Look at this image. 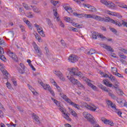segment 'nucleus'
I'll use <instances>...</instances> for the list:
<instances>
[{
  "instance_id": "nucleus-1",
  "label": "nucleus",
  "mask_w": 127,
  "mask_h": 127,
  "mask_svg": "<svg viewBox=\"0 0 127 127\" xmlns=\"http://www.w3.org/2000/svg\"><path fill=\"white\" fill-rule=\"evenodd\" d=\"M69 74L71 76H78L80 79H82L83 81H85L87 83L88 86H89L93 90H97V87L96 86L94 85L91 82V80L88 79L87 77L84 76V75L82 72L79 71L78 70V68L77 67H72L70 71H69Z\"/></svg>"
},
{
  "instance_id": "nucleus-2",
  "label": "nucleus",
  "mask_w": 127,
  "mask_h": 127,
  "mask_svg": "<svg viewBox=\"0 0 127 127\" xmlns=\"http://www.w3.org/2000/svg\"><path fill=\"white\" fill-rule=\"evenodd\" d=\"M84 17H85V18H93V19H95L96 20H98V21H104L105 22H111V23H113V24H115L116 25H117L118 26L121 27L122 26V24L121 22L114 20L112 19H111V18H105L103 17H101L100 16H98L97 15H94V14H85L83 15Z\"/></svg>"
},
{
  "instance_id": "nucleus-3",
  "label": "nucleus",
  "mask_w": 127,
  "mask_h": 127,
  "mask_svg": "<svg viewBox=\"0 0 127 127\" xmlns=\"http://www.w3.org/2000/svg\"><path fill=\"white\" fill-rule=\"evenodd\" d=\"M60 95L62 98H63L64 100V101H65V102H66V103H68V104H69V105L75 108V109H77V110H80V105L72 102V101H71V99L68 98V97H67L66 95H64L63 93H60Z\"/></svg>"
},
{
  "instance_id": "nucleus-4",
  "label": "nucleus",
  "mask_w": 127,
  "mask_h": 127,
  "mask_svg": "<svg viewBox=\"0 0 127 127\" xmlns=\"http://www.w3.org/2000/svg\"><path fill=\"white\" fill-rule=\"evenodd\" d=\"M107 104L108 106H110L111 108L113 109V111L115 112V113H116L119 117H122V114L123 113L121 112V110L119 109H117V106H116V104H114L113 103L112 101L110 100H108L107 101Z\"/></svg>"
},
{
  "instance_id": "nucleus-5",
  "label": "nucleus",
  "mask_w": 127,
  "mask_h": 127,
  "mask_svg": "<svg viewBox=\"0 0 127 127\" xmlns=\"http://www.w3.org/2000/svg\"><path fill=\"white\" fill-rule=\"evenodd\" d=\"M56 105H57L58 107H60L59 110L61 111V112H62V113H63V116L64 118V119L67 121H69V122H71V119H70L69 115H68L67 113H65V111H66V110H64V108L60 106V102L57 101Z\"/></svg>"
},
{
  "instance_id": "nucleus-6",
  "label": "nucleus",
  "mask_w": 127,
  "mask_h": 127,
  "mask_svg": "<svg viewBox=\"0 0 127 127\" xmlns=\"http://www.w3.org/2000/svg\"><path fill=\"white\" fill-rule=\"evenodd\" d=\"M67 77H68V80H69L73 85H77L78 87H79V88L84 89V86L81 83V82H80V81H78V80L72 76H67Z\"/></svg>"
},
{
  "instance_id": "nucleus-7",
  "label": "nucleus",
  "mask_w": 127,
  "mask_h": 127,
  "mask_svg": "<svg viewBox=\"0 0 127 127\" xmlns=\"http://www.w3.org/2000/svg\"><path fill=\"white\" fill-rule=\"evenodd\" d=\"M83 115L84 118L87 119V121H88L89 123H91L92 125H94L95 124V118H94V117L90 114L85 112H83Z\"/></svg>"
},
{
  "instance_id": "nucleus-8",
  "label": "nucleus",
  "mask_w": 127,
  "mask_h": 127,
  "mask_svg": "<svg viewBox=\"0 0 127 127\" xmlns=\"http://www.w3.org/2000/svg\"><path fill=\"white\" fill-rule=\"evenodd\" d=\"M100 2H101V3L103 4H104V5H106V6H107V7H109L110 8H115V7H116V4L113 3V2L108 1L106 0H101Z\"/></svg>"
},
{
  "instance_id": "nucleus-9",
  "label": "nucleus",
  "mask_w": 127,
  "mask_h": 127,
  "mask_svg": "<svg viewBox=\"0 0 127 127\" xmlns=\"http://www.w3.org/2000/svg\"><path fill=\"white\" fill-rule=\"evenodd\" d=\"M84 106L86 109H88L92 112H95V111L97 110V107L92 104H88L87 103H84Z\"/></svg>"
},
{
  "instance_id": "nucleus-10",
  "label": "nucleus",
  "mask_w": 127,
  "mask_h": 127,
  "mask_svg": "<svg viewBox=\"0 0 127 127\" xmlns=\"http://www.w3.org/2000/svg\"><path fill=\"white\" fill-rule=\"evenodd\" d=\"M7 54L9 55V57H11L14 61H15V62H18V58L11 51H8L7 52Z\"/></svg>"
},
{
  "instance_id": "nucleus-11",
  "label": "nucleus",
  "mask_w": 127,
  "mask_h": 127,
  "mask_svg": "<svg viewBox=\"0 0 127 127\" xmlns=\"http://www.w3.org/2000/svg\"><path fill=\"white\" fill-rule=\"evenodd\" d=\"M68 60L72 63H74V62L78 61V57L74 55H71L68 58Z\"/></svg>"
},
{
  "instance_id": "nucleus-12",
  "label": "nucleus",
  "mask_w": 127,
  "mask_h": 127,
  "mask_svg": "<svg viewBox=\"0 0 127 127\" xmlns=\"http://www.w3.org/2000/svg\"><path fill=\"white\" fill-rule=\"evenodd\" d=\"M34 48L36 53L37 54L38 57H41V55H42V52H41L40 48H38V46L36 44L34 46Z\"/></svg>"
},
{
  "instance_id": "nucleus-13",
  "label": "nucleus",
  "mask_w": 127,
  "mask_h": 127,
  "mask_svg": "<svg viewBox=\"0 0 127 127\" xmlns=\"http://www.w3.org/2000/svg\"><path fill=\"white\" fill-rule=\"evenodd\" d=\"M55 74L59 77L60 79L62 81H65V78L63 77V74L60 71H55Z\"/></svg>"
},
{
  "instance_id": "nucleus-14",
  "label": "nucleus",
  "mask_w": 127,
  "mask_h": 127,
  "mask_svg": "<svg viewBox=\"0 0 127 127\" xmlns=\"http://www.w3.org/2000/svg\"><path fill=\"white\" fill-rule=\"evenodd\" d=\"M103 82L104 85H106V86H107V87H109L110 88H112V87H113V84L109 82V80L107 79H104L103 80Z\"/></svg>"
},
{
  "instance_id": "nucleus-15",
  "label": "nucleus",
  "mask_w": 127,
  "mask_h": 127,
  "mask_svg": "<svg viewBox=\"0 0 127 127\" xmlns=\"http://www.w3.org/2000/svg\"><path fill=\"white\" fill-rule=\"evenodd\" d=\"M109 79L113 83H118V80L116 78V77L114 76L113 74H110Z\"/></svg>"
},
{
  "instance_id": "nucleus-16",
  "label": "nucleus",
  "mask_w": 127,
  "mask_h": 127,
  "mask_svg": "<svg viewBox=\"0 0 127 127\" xmlns=\"http://www.w3.org/2000/svg\"><path fill=\"white\" fill-rule=\"evenodd\" d=\"M32 118L36 122L37 124H40V121H39V117L37 116L35 114L33 113Z\"/></svg>"
},
{
  "instance_id": "nucleus-17",
  "label": "nucleus",
  "mask_w": 127,
  "mask_h": 127,
  "mask_svg": "<svg viewBox=\"0 0 127 127\" xmlns=\"http://www.w3.org/2000/svg\"><path fill=\"white\" fill-rule=\"evenodd\" d=\"M98 87H99V88H100L103 91H105V92H107L108 93H109V92H110V90H108V89L107 88V87L106 86H104V85H103V84H99Z\"/></svg>"
},
{
  "instance_id": "nucleus-18",
  "label": "nucleus",
  "mask_w": 127,
  "mask_h": 127,
  "mask_svg": "<svg viewBox=\"0 0 127 127\" xmlns=\"http://www.w3.org/2000/svg\"><path fill=\"white\" fill-rule=\"evenodd\" d=\"M63 7L64 8V9H65V10L67 11L68 13H70V12H73V10H72V8L67 6H66V5H64Z\"/></svg>"
},
{
  "instance_id": "nucleus-19",
  "label": "nucleus",
  "mask_w": 127,
  "mask_h": 127,
  "mask_svg": "<svg viewBox=\"0 0 127 127\" xmlns=\"http://www.w3.org/2000/svg\"><path fill=\"white\" fill-rule=\"evenodd\" d=\"M108 95L112 98V99H113V100H116V99H117V96H116V95L113 93L112 90H109Z\"/></svg>"
},
{
  "instance_id": "nucleus-20",
  "label": "nucleus",
  "mask_w": 127,
  "mask_h": 127,
  "mask_svg": "<svg viewBox=\"0 0 127 127\" xmlns=\"http://www.w3.org/2000/svg\"><path fill=\"white\" fill-rule=\"evenodd\" d=\"M31 7H33V10L35 12H36L37 13H40L41 12V11L39 10V9L35 6H33L32 5H31Z\"/></svg>"
},
{
  "instance_id": "nucleus-21",
  "label": "nucleus",
  "mask_w": 127,
  "mask_h": 127,
  "mask_svg": "<svg viewBox=\"0 0 127 127\" xmlns=\"http://www.w3.org/2000/svg\"><path fill=\"white\" fill-rule=\"evenodd\" d=\"M86 53L88 55H92V54H95V53H96V51L93 49H91L89 51H86Z\"/></svg>"
},
{
  "instance_id": "nucleus-22",
  "label": "nucleus",
  "mask_w": 127,
  "mask_h": 127,
  "mask_svg": "<svg viewBox=\"0 0 127 127\" xmlns=\"http://www.w3.org/2000/svg\"><path fill=\"white\" fill-rule=\"evenodd\" d=\"M97 36H98V37H100V35H99V34H98L97 32H94L92 33V38H93V39H97Z\"/></svg>"
},
{
  "instance_id": "nucleus-23",
  "label": "nucleus",
  "mask_w": 127,
  "mask_h": 127,
  "mask_svg": "<svg viewBox=\"0 0 127 127\" xmlns=\"http://www.w3.org/2000/svg\"><path fill=\"white\" fill-rule=\"evenodd\" d=\"M2 73L3 74L5 79H7L9 77V74L7 72L6 70H3Z\"/></svg>"
},
{
  "instance_id": "nucleus-24",
  "label": "nucleus",
  "mask_w": 127,
  "mask_h": 127,
  "mask_svg": "<svg viewBox=\"0 0 127 127\" xmlns=\"http://www.w3.org/2000/svg\"><path fill=\"white\" fill-rule=\"evenodd\" d=\"M101 121L104 123L105 125H109V123L110 122V120L106 119V118L103 117L101 118Z\"/></svg>"
},
{
  "instance_id": "nucleus-25",
  "label": "nucleus",
  "mask_w": 127,
  "mask_h": 127,
  "mask_svg": "<svg viewBox=\"0 0 127 127\" xmlns=\"http://www.w3.org/2000/svg\"><path fill=\"white\" fill-rule=\"evenodd\" d=\"M116 3L118 4V6H119L120 7H122V8H127V5L126 4H123L119 2H116Z\"/></svg>"
},
{
  "instance_id": "nucleus-26",
  "label": "nucleus",
  "mask_w": 127,
  "mask_h": 127,
  "mask_svg": "<svg viewBox=\"0 0 127 127\" xmlns=\"http://www.w3.org/2000/svg\"><path fill=\"white\" fill-rule=\"evenodd\" d=\"M35 38L36 39H37L38 41L39 42H42V39H41V37H40V36L38 35V34H36L35 35Z\"/></svg>"
},
{
  "instance_id": "nucleus-27",
  "label": "nucleus",
  "mask_w": 127,
  "mask_h": 127,
  "mask_svg": "<svg viewBox=\"0 0 127 127\" xmlns=\"http://www.w3.org/2000/svg\"><path fill=\"white\" fill-rule=\"evenodd\" d=\"M46 20L49 26H50V27H53V24L51 22V20L49 18H47Z\"/></svg>"
},
{
  "instance_id": "nucleus-28",
  "label": "nucleus",
  "mask_w": 127,
  "mask_h": 127,
  "mask_svg": "<svg viewBox=\"0 0 127 127\" xmlns=\"http://www.w3.org/2000/svg\"><path fill=\"white\" fill-rule=\"evenodd\" d=\"M117 102L118 103V104H120V105H123L124 104V102H125V100L124 99L118 98L117 100Z\"/></svg>"
},
{
  "instance_id": "nucleus-29",
  "label": "nucleus",
  "mask_w": 127,
  "mask_h": 127,
  "mask_svg": "<svg viewBox=\"0 0 127 127\" xmlns=\"http://www.w3.org/2000/svg\"><path fill=\"white\" fill-rule=\"evenodd\" d=\"M8 37H13L14 36V32L13 31H9L8 32Z\"/></svg>"
},
{
  "instance_id": "nucleus-30",
  "label": "nucleus",
  "mask_w": 127,
  "mask_h": 127,
  "mask_svg": "<svg viewBox=\"0 0 127 127\" xmlns=\"http://www.w3.org/2000/svg\"><path fill=\"white\" fill-rule=\"evenodd\" d=\"M64 20L65 21H66L67 22H69L70 23H71V22L73 21V20H72V19H71V18L68 17H65L64 18Z\"/></svg>"
},
{
  "instance_id": "nucleus-31",
  "label": "nucleus",
  "mask_w": 127,
  "mask_h": 127,
  "mask_svg": "<svg viewBox=\"0 0 127 127\" xmlns=\"http://www.w3.org/2000/svg\"><path fill=\"white\" fill-rule=\"evenodd\" d=\"M105 49L108 50V51H110L111 52H114V50L113 49V48H112L111 47V46H109L108 45H106Z\"/></svg>"
},
{
  "instance_id": "nucleus-32",
  "label": "nucleus",
  "mask_w": 127,
  "mask_h": 127,
  "mask_svg": "<svg viewBox=\"0 0 127 127\" xmlns=\"http://www.w3.org/2000/svg\"><path fill=\"white\" fill-rule=\"evenodd\" d=\"M109 14H111V15H113V14H114V15H115V16H119V17H122V15H120V14L118 13H115L114 12H111V13H110Z\"/></svg>"
},
{
  "instance_id": "nucleus-33",
  "label": "nucleus",
  "mask_w": 127,
  "mask_h": 127,
  "mask_svg": "<svg viewBox=\"0 0 127 127\" xmlns=\"http://www.w3.org/2000/svg\"><path fill=\"white\" fill-rule=\"evenodd\" d=\"M23 6H24V8L26 9V10H28V9H30V7L27 5V4H25L24 3H23Z\"/></svg>"
},
{
  "instance_id": "nucleus-34",
  "label": "nucleus",
  "mask_w": 127,
  "mask_h": 127,
  "mask_svg": "<svg viewBox=\"0 0 127 127\" xmlns=\"http://www.w3.org/2000/svg\"><path fill=\"white\" fill-rule=\"evenodd\" d=\"M43 87L44 88V89L45 90H49V89H50L51 87H50V85H48V84H45V85H44L43 86Z\"/></svg>"
},
{
  "instance_id": "nucleus-35",
  "label": "nucleus",
  "mask_w": 127,
  "mask_h": 127,
  "mask_svg": "<svg viewBox=\"0 0 127 127\" xmlns=\"http://www.w3.org/2000/svg\"><path fill=\"white\" fill-rule=\"evenodd\" d=\"M51 3H52V4H53V5H54L55 6H56V5H57V3H59V1H54L53 0H52L51 1Z\"/></svg>"
},
{
  "instance_id": "nucleus-36",
  "label": "nucleus",
  "mask_w": 127,
  "mask_h": 127,
  "mask_svg": "<svg viewBox=\"0 0 127 127\" xmlns=\"http://www.w3.org/2000/svg\"><path fill=\"white\" fill-rule=\"evenodd\" d=\"M48 91L51 93L53 97H55V93H54V91L52 90L51 87L50 89H49Z\"/></svg>"
},
{
  "instance_id": "nucleus-37",
  "label": "nucleus",
  "mask_w": 127,
  "mask_h": 127,
  "mask_svg": "<svg viewBox=\"0 0 127 127\" xmlns=\"http://www.w3.org/2000/svg\"><path fill=\"white\" fill-rule=\"evenodd\" d=\"M34 26L36 27L38 33H39V32L41 31V29H40V28L39 27V25H37V24L36 23L34 24Z\"/></svg>"
},
{
  "instance_id": "nucleus-38",
  "label": "nucleus",
  "mask_w": 127,
  "mask_h": 127,
  "mask_svg": "<svg viewBox=\"0 0 127 127\" xmlns=\"http://www.w3.org/2000/svg\"><path fill=\"white\" fill-rule=\"evenodd\" d=\"M26 24H27V25H28L30 29H32V26H31V23H30V22L29 21H27Z\"/></svg>"
},
{
  "instance_id": "nucleus-39",
  "label": "nucleus",
  "mask_w": 127,
  "mask_h": 127,
  "mask_svg": "<svg viewBox=\"0 0 127 127\" xmlns=\"http://www.w3.org/2000/svg\"><path fill=\"white\" fill-rule=\"evenodd\" d=\"M19 26L20 28L21 29L22 32L25 31V28L24 27V26L23 25H19Z\"/></svg>"
},
{
  "instance_id": "nucleus-40",
  "label": "nucleus",
  "mask_w": 127,
  "mask_h": 127,
  "mask_svg": "<svg viewBox=\"0 0 127 127\" xmlns=\"http://www.w3.org/2000/svg\"><path fill=\"white\" fill-rule=\"evenodd\" d=\"M89 8H90L89 11H95L97 10V9H96V8H95V7L93 6H90Z\"/></svg>"
},
{
  "instance_id": "nucleus-41",
  "label": "nucleus",
  "mask_w": 127,
  "mask_h": 127,
  "mask_svg": "<svg viewBox=\"0 0 127 127\" xmlns=\"http://www.w3.org/2000/svg\"><path fill=\"white\" fill-rule=\"evenodd\" d=\"M70 114L72 116H73V117H77V113H76L74 111V110H71V112Z\"/></svg>"
},
{
  "instance_id": "nucleus-42",
  "label": "nucleus",
  "mask_w": 127,
  "mask_h": 127,
  "mask_svg": "<svg viewBox=\"0 0 127 127\" xmlns=\"http://www.w3.org/2000/svg\"><path fill=\"white\" fill-rule=\"evenodd\" d=\"M69 30H72V31H74L75 32H77V31H78V29L77 28H74L73 27H70Z\"/></svg>"
},
{
  "instance_id": "nucleus-43",
  "label": "nucleus",
  "mask_w": 127,
  "mask_h": 127,
  "mask_svg": "<svg viewBox=\"0 0 127 127\" xmlns=\"http://www.w3.org/2000/svg\"><path fill=\"white\" fill-rule=\"evenodd\" d=\"M99 37H100V38H101L102 40H107V39H108L107 37L104 36V35L102 34L99 35Z\"/></svg>"
},
{
  "instance_id": "nucleus-44",
  "label": "nucleus",
  "mask_w": 127,
  "mask_h": 127,
  "mask_svg": "<svg viewBox=\"0 0 127 127\" xmlns=\"http://www.w3.org/2000/svg\"><path fill=\"white\" fill-rule=\"evenodd\" d=\"M54 15H55L56 17H57V14L58 13L57 12V9L55 8L53 9Z\"/></svg>"
},
{
  "instance_id": "nucleus-45",
  "label": "nucleus",
  "mask_w": 127,
  "mask_h": 127,
  "mask_svg": "<svg viewBox=\"0 0 127 127\" xmlns=\"http://www.w3.org/2000/svg\"><path fill=\"white\" fill-rule=\"evenodd\" d=\"M54 15H55L56 17H57V14L58 13L57 12V9L55 8L53 9Z\"/></svg>"
},
{
  "instance_id": "nucleus-46",
  "label": "nucleus",
  "mask_w": 127,
  "mask_h": 127,
  "mask_svg": "<svg viewBox=\"0 0 127 127\" xmlns=\"http://www.w3.org/2000/svg\"><path fill=\"white\" fill-rule=\"evenodd\" d=\"M40 35H41L43 37H44L45 36V34H44V31L43 30H41L39 33Z\"/></svg>"
},
{
  "instance_id": "nucleus-47",
  "label": "nucleus",
  "mask_w": 127,
  "mask_h": 127,
  "mask_svg": "<svg viewBox=\"0 0 127 127\" xmlns=\"http://www.w3.org/2000/svg\"><path fill=\"white\" fill-rule=\"evenodd\" d=\"M11 81L13 84V85H14L15 86H16V85H17L16 84V80H15V78H13L11 79Z\"/></svg>"
},
{
  "instance_id": "nucleus-48",
  "label": "nucleus",
  "mask_w": 127,
  "mask_h": 127,
  "mask_svg": "<svg viewBox=\"0 0 127 127\" xmlns=\"http://www.w3.org/2000/svg\"><path fill=\"white\" fill-rule=\"evenodd\" d=\"M6 85L8 89H10L11 88V84H10V83L8 82H7V83H6Z\"/></svg>"
},
{
  "instance_id": "nucleus-49",
  "label": "nucleus",
  "mask_w": 127,
  "mask_h": 127,
  "mask_svg": "<svg viewBox=\"0 0 127 127\" xmlns=\"http://www.w3.org/2000/svg\"><path fill=\"white\" fill-rule=\"evenodd\" d=\"M0 59H1V60L2 61H4L6 59H5L4 56L0 55Z\"/></svg>"
},
{
  "instance_id": "nucleus-50",
  "label": "nucleus",
  "mask_w": 127,
  "mask_h": 127,
  "mask_svg": "<svg viewBox=\"0 0 127 127\" xmlns=\"http://www.w3.org/2000/svg\"><path fill=\"white\" fill-rule=\"evenodd\" d=\"M117 93L119 96H122L124 94V92H123V91H122L121 90H118L117 91Z\"/></svg>"
},
{
  "instance_id": "nucleus-51",
  "label": "nucleus",
  "mask_w": 127,
  "mask_h": 127,
  "mask_svg": "<svg viewBox=\"0 0 127 127\" xmlns=\"http://www.w3.org/2000/svg\"><path fill=\"white\" fill-rule=\"evenodd\" d=\"M59 24L60 26H61V27H65V25H64V24H63L62 21H60V22H59Z\"/></svg>"
},
{
  "instance_id": "nucleus-52",
  "label": "nucleus",
  "mask_w": 127,
  "mask_h": 127,
  "mask_svg": "<svg viewBox=\"0 0 127 127\" xmlns=\"http://www.w3.org/2000/svg\"><path fill=\"white\" fill-rule=\"evenodd\" d=\"M110 29L111 31H112V32H114V33H117V32L116 29H115L114 28H110Z\"/></svg>"
},
{
  "instance_id": "nucleus-53",
  "label": "nucleus",
  "mask_w": 127,
  "mask_h": 127,
  "mask_svg": "<svg viewBox=\"0 0 127 127\" xmlns=\"http://www.w3.org/2000/svg\"><path fill=\"white\" fill-rule=\"evenodd\" d=\"M115 75L116 76H118V77H119V78H124V76H122V74H121L119 72L115 73Z\"/></svg>"
},
{
  "instance_id": "nucleus-54",
  "label": "nucleus",
  "mask_w": 127,
  "mask_h": 127,
  "mask_svg": "<svg viewBox=\"0 0 127 127\" xmlns=\"http://www.w3.org/2000/svg\"><path fill=\"white\" fill-rule=\"evenodd\" d=\"M4 53V51L3 50V49L0 47V54H3Z\"/></svg>"
},
{
  "instance_id": "nucleus-55",
  "label": "nucleus",
  "mask_w": 127,
  "mask_h": 127,
  "mask_svg": "<svg viewBox=\"0 0 127 127\" xmlns=\"http://www.w3.org/2000/svg\"><path fill=\"white\" fill-rule=\"evenodd\" d=\"M83 6H84V7H87V8H90V7H91V5L89 4H84Z\"/></svg>"
},
{
  "instance_id": "nucleus-56",
  "label": "nucleus",
  "mask_w": 127,
  "mask_h": 127,
  "mask_svg": "<svg viewBox=\"0 0 127 127\" xmlns=\"http://www.w3.org/2000/svg\"><path fill=\"white\" fill-rule=\"evenodd\" d=\"M56 88L58 92H59L60 93H61V92H62V89H61V88H60V87H59L58 85L56 86Z\"/></svg>"
},
{
  "instance_id": "nucleus-57",
  "label": "nucleus",
  "mask_w": 127,
  "mask_h": 127,
  "mask_svg": "<svg viewBox=\"0 0 127 127\" xmlns=\"http://www.w3.org/2000/svg\"><path fill=\"white\" fill-rule=\"evenodd\" d=\"M120 57L121 58H123V59H127V57L126 56V55H119Z\"/></svg>"
},
{
  "instance_id": "nucleus-58",
  "label": "nucleus",
  "mask_w": 127,
  "mask_h": 127,
  "mask_svg": "<svg viewBox=\"0 0 127 127\" xmlns=\"http://www.w3.org/2000/svg\"><path fill=\"white\" fill-rule=\"evenodd\" d=\"M0 45H4V41L0 39Z\"/></svg>"
},
{
  "instance_id": "nucleus-59",
  "label": "nucleus",
  "mask_w": 127,
  "mask_h": 127,
  "mask_svg": "<svg viewBox=\"0 0 127 127\" xmlns=\"http://www.w3.org/2000/svg\"><path fill=\"white\" fill-rule=\"evenodd\" d=\"M73 15H75L76 16H78V17H81V14H78L76 12H74L73 13Z\"/></svg>"
},
{
  "instance_id": "nucleus-60",
  "label": "nucleus",
  "mask_w": 127,
  "mask_h": 127,
  "mask_svg": "<svg viewBox=\"0 0 127 127\" xmlns=\"http://www.w3.org/2000/svg\"><path fill=\"white\" fill-rule=\"evenodd\" d=\"M100 46H101V47H103V48H106L107 45H105L104 43H100Z\"/></svg>"
},
{
  "instance_id": "nucleus-61",
  "label": "nucleus",
  "mask_w": 127,
  "mask_h": 127,
  "mask_svg": "<svg viewBox=\"0 0 127 127\" xmlns=\"http://www.w3.org/2000/svg\"><path fill=\"white\" fill-rule=\"evenodd\" d=\"M23 69H21V68H19L18 69V71L20 73V74H23L24 73V71H23Z\"/></svg>"
},
{
  "instance_id": "nucleus-62",
  "label": "nucleus",
  "mask_w": 127,
  "mask_h": 127,
  "mask_svg": "<svg viewBox=\"0 0 127 127\" xmlns=\"http://www.w3.org/2000/svg\"><path fill=\"white\" fill-rule=\"evenodd\" d=\"M27 86H28L29 89L30 90H31V91H32V90H33V88H32V86H31V85H30L29 84H27Z\"/></svg>"
},
{
  "instance_id": "nucleus-63",
  "label": "nucleus",
  "mask_w": 127,
  "mask_h": 127,
  "mask_svg": "<svg viewBox=\"0 0 127 127\" xmlns=\"http://www.w3.org/2000/svg\"><path fill=\"white\" fill-rule=\"evenodd\" d=\"M20 66L21 68H22V69H23V70H24V64H22V63L20 64Z\"/></svg>"
},
{
  "instance_id": "nucleus-64",
  "label": "nucleus",
  "mask_w": 127,
  "mask_h": 127,
  "mask_svg": "<svg viewBox=\"0 0 127 127\" xmlns=\"http://www.w3.org/2000/svg\"><path fill=\"white\" fill-rule=\"evenodd\" d=\"M121 50L122 51H123V52L125 53V54H127V50H126V49H122Z\"/></svg>"
}]
</instances>
